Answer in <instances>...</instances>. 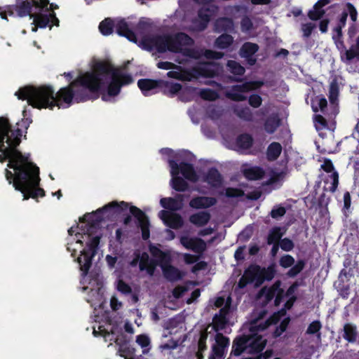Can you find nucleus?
<instances>
[{"label": "nucleus", "mask_w": 359, "mask_h": 359, "mask_svg": "<svg viewBox=\"0 0 359 359\" xmlns=\"http://www.w3.org/2000/svg\"><path fill=\"white\" fill-rule=\"evenodd\" d=\"M32 120L23 118L13 126L6 116H0V163L8 161L4 170L9 184L15 190L39 183V167L32 161L29 153L22 154L18 149L22 137L27 138V130Z\"/></svg>", "instance_id": "1"}, {"label": "nucleus", "mask_w": 359, "mask_h": 359, "mask_svg": "<svg viewBox=\"0 0 359 359\" xmlns=\"http://www.w3.org/2000/svg\"><path fill=\"white\" fill-rule=\"evenodd\" d=\"M98 87L93 73L86 72L72 80L67 86L61 88L56 93L51 86H26L19 88L15 95L19 100H27L34 108H68L74 102L92 100V93L97 91Z\"/></svg>", "instance_id": "2"}, {"label": "nucleus", "mask_w": 359, "mask_h": 359, "mask_svg": "<svg viewBox=\"0 0 359 359\" xmlns=\"http://www.w3.org/2000/svg\"><path fill=\"white\" fill-rule=\"evenodd\" d=\"M141 43L142 48L148 51L156 50L160 53L170 51L181 53L193 59H198L200 57L198 51L196 49L183 48L184 46H191L194 43L193 39L184 32L145 36L142 38Z\"/></svg>", "instance_id": "3"}, {"label": "nucleus", "mask_w": 359, "mask_h": 359, "mask_svg": "<svg viewBox=\"0 0 359 359\" xmlns=\"http://www.w3.org/2000/svg\"><path fill=\"white\" fill-rule=\"evenodd\" d=\"M87 73H93L99 86L97 90L92 93V100L99 97L100 92L105 87L104 79L109 75L111 81L107 86V94L111 97L118 95L123 86L129 85L133 82L131 75L122 73L110 62L105 61L96 62L93 66V71L87 72Z\"/></svg>", "instance_id": "4"}, {"label": "nucleus", "mask_w": 359, "mask_h": 359, "mask_svg": "<svg viewBox=\"0 0 359 359\" xmlns=\"http://www.w3.org/2000/svg\"><path fill=\"white\" fill-rule=\"evenodd\" d=\"M128 208V203L125 201H112L104 205L102 208H98L92 213H88L84 215L85 219L87 220L90 226L87 229L86 232L83 233H76L78 238L77 243L83 244V241L80 239L79 236L81 238H84L86 236L87 238H90L91 236L90 229L95 225L98 224L104 218L109 219L115 215L121 214L123 211L127 210Z\"/></svg>", "instance_id": "5"}, {"label": "nucleus", "mask_w": 359, "mask_h": 359, "mask_svg": "<svg viewBox=\"0 0 359 359\" xmlns=\"http://www.w3.org/2000/svg\"><path fill=\"white\" fill-rule=\"evenodd\" d=\"M49 0H22L16 4L9 5L8 12L15 16L23 18L34 15V13L48 10Z\"/></svg>", "instance_id": "6"}, {"label": "nucleus", "mask_w": 359, "mask_h": 359, "mask_svg": "<svg viewBox=\"0 0 359 359\" xmlns=\"http://www.w3.org/2000/svg\"><path fill=\"white\" fill-rule=\"evenodd\" d=\"M100 241V236H99L90 238L89 241L86 243V248L81 251V256L76 259L83 276L88 273L92 266L93 258L97 253Z\"/></svg>", "instance_id": "7"}, {"label": "nucleus", "mask_w": 359, "mask_h": 359, "mask_svg": "<svg viewBox=\"0 0 359 359\" xmlns=\"http://www.w3.org/2000/svg\"><path fill=\"white\" fill-rule=\"evenodd\" d=\"M262 85V82L246 81L242 84L233 85L230 90L226 93L227 98L234 102L245 101L247 97L243 93L255 90Z\"/></svg>", "instance_id": "8"}, {"label": "nucleus", "mask_w": 359, "mask_h": 359, "mask_svg": "<svg viewBox=\"0 0 359 359\" xmlns=\"http://www.w3.org/2000/svg\"><path fill=\"white\" fill-rule=\"evenodd\" d=\"M31 18H33V24L39 28H46L49 27L50 29L53 26H59L60 20L57 18L55 12H50V9L44 10L43 11H36L34 13L33 15H31Z\"/></svg>", "instance_id": "9"}, {"label": "nucleus", "mask_w": 359, "mask_h": 359, "mask_svg": "<svg viewBox=\"0 0 359 359\" xmlns=\"http://www.w3.org/2000/svg\"><path fill=\"white\" fill-rule=\"evenodd\" d=\"M211 10L209 7H202L198 9L197 17L191 20L190 30L194 32H203L208 26L211 20Z\"/></svg>", "instance_id": "10"}, {"label": "nucleus", "mask_w": 359, "mask_h": 359, "mask_svg": "<svg viewBox=\"0 0 359 359\" xmlns=\"http://www.w3.org/2000/svg\"><path fill=\"white\" fill-rule=\"evenodd\" d=\"M168 164L170 168V175L172 179L170 185L173 189L177 191H185L189 188V184L179 175L178 163L173 159L168 160Z\"/></svg>", "instance_id": "11"}, {"label": "nucleus", "mask_w": 359, "mask_h": 359, "mask_svg": "<svg viewBox=\"0 0 359 359\" xmlns=\"http://www.w3.org/2000/svg\"><path fill=\"white\" fill-rule=\"evenodd\" d=\"M130 212L138 222V226L142 231V239L144 241L148 240L150 237V224L148 217L142 210L134 205L130 207Z\"/></svg>", "instance_id": "12"}, {"label": "nucleus", "mask_w": 359, "mask_h": 359, "mask_svg": "<svg viewBox=\"0 0 359 359\" xmlns=\"http://www.w3.org/2000/svg\"><path fill=\"white\" fill-rule=\"evenodd\" d=\"M321 168L325 172L331 173L325 180V183L326 184L330 183V186H329L328 188L325 187V189H327L332 193L335 192L339 184V173L337 171L334 170V167L332 161L329 158H325L323 163L321 165Z\"/></svg>", "instance_id": "13"}, {"label": "nucleus", "mask_w": 359, "mask_h": 359, "mask_svg": "<svg viewBox=\"0 0 359 359\" xmlns=\"http://www.w3.org/2000/svg\"><path fill=\"white\" fill-rule=\"evenodd\" d=\"M337 49L342 53L344 51L347 61H351L355 57L359 59V36L355 40V44L352 45L348 50H346L343 38L333 39Z\"/></svg>", "instance_id": "14"}, {"label": "nucleus", "mask_w": 359, "mask_h": 359, "mask_svg": "<svg viewBox=\"0 0 359 359\" xmlns=\"http://www.w3.org/2000/svg\"><path fill=\"white\" fill-rule=\"evenodd\" d=\"M161 79H141L137 81V86L144 96H150L159 93Z\"/></svg>", "instance_id": "15"}, {"label": "nucleus", "mask_w": 359, "mask_h": 359, "mask_svg": "<svg viewBox=\"0 0 359 359\" xmlns=\"http://www.w3.org/2000/svg\"><path fill=\"white\" fill-rule=\"evenodd\" d=\"M258 332H250L248 341V353L255 354L262 352L266 345V340L262 335L257 334Z\"/></svg>", "instance_id": "16"}, {"label": "nucleus", "mask_w": 359, "mask_h": 359, "mask_svg": "<svg viewBox=\"0 0 359 359\" xmlns=\"http://www.w3.org/2000/svg\"><path fill=\"white\" fill-rule=\"evenodd\" d=\"M250 337L248 334L237 336L233 341L230 356H240L242 353L248 351V341Z\"/></svg>", "instance_id": "17"}, {"label": "nucleus", "mask_w": 359, "mask_h": 359, "mask_svg": "<svg viewBox=\"0 0 359 359\" xmlns=\"http://www.w3.org/2000/svg\"><path fill=\"white\" fill-rule=\"evenodd\" d=\"M229 337L224 336L222 333L217 332L215 335V344L212 347V351L218 359H223L226 348L229 346Z\"/></svg>", "instance_id": "18"}, {"label": "nucleus", "mask_w": 359, "mask_h": 359, "mask_svg": "<svg viewBox=\"0 0 359 359\" xmlns=\"http://www.w3.org/2000/svg\"><path fill=\"white\" fill-rule=\"evenodd\" d=\"M115 29L119 36L126 37L130 41L137 42V36L126 19L118 20L115 24Z\"/></svg>", "instance_id": "19"}, {"label": "nucleus", "mask_w": 359, "mask_h": 359, "mask_svg": "<svg viewBox=\"0 0 359 359\" xmlns=\"http://www.w3.org/2000/svg\"><path fill=\"white\" fill-rule=\"evenodd\" d=\"M180 241L187 249L196 253H203L206 250L205 242L200 238L182 237Z\"/></svg>", "instance_id": "20"}, {"label": "nucleus", "mask_w": 359, "mask_h": 359, "mask_svg": "<svg viewBox=\"0 0 359 359\" xmlns=\"http://www.w3.org/2000/svg\"><path fill=\"white\" fill-rule=\"evenodd\" d=\"M280 317L274 312L267 320L258 324L257 320H252L249 326V331L262 332L266 330L270 325H276L280 320Z\"/></svg>", "instance_id": "21"}, {"label": "nucleus", "mask_w": 359, "mask_h": 359, "mask_svg": "<svg viewBox=\"0 0 359 359\" xmlns=\"http://www.w3.org/2000/svg\"><path fill=\"white\" fill-rule=\"evenodd\" d=\"M182 86L179 83H173L161 79L159 92L163 95L173 97L182 90Z\"/></svg>", "instance_id": "22"}, {"label": "nucleus", "mask_w": 359, "mask_h": 359, "mask_svg": "<svg viewBox=\"0 0 359 359\" xmlns=\"http://www.w3.org/2000/svg\"><path fill=\"white\" fill-rule=\"evenodd\" d=\"M214 31L217 33H232L234 31V23L231 18L222 17L214 22Z\"/></svg>", "instance_id": "23"}, {"label": "nucleus", "mask_w": 359, "mask_h": 359, "mask_svg": "<svg viewBox=\"0 0 359 359\" xmlns=\"http://www.w3.org/2000/svg\"><path fill=\"white\" fill-rule=\"evenodd\" d=\"M217 203V199L214 197L196 196L189 202V206L194 209H205L210 208Z\"/></svg>", "instance_id": "24"}, {"label": "nucleus", "mask_w": 359, "mask_h": 359, "mask_svg": "<svg viewBox=\"0 0 359 359\" xmlns=\"http://www.w3.org/2000/svg\"><path fill=\"white\" fill-rule=\"evenodd\" d=\"M158 266H159L158 263L151 259L147 252H142V259L139 264L140 271H145L149 276H153Z\"/></svg>", "instance_id": "25"}, {"label": "nucleus", "mask_w": 359, "mask_h": 359, "mask_svg": "<svg viewBox=\"0 0 359 359\" xmlns=\"http://www.w3.org/2000/svg\"><path fill=\"white\" fill-rule=\"evenodd\" d=\"M204 181L206 182L212 187H219L223 182V177L219 170L212 167L208 169L204 177Z\"/></svg>", "instance_id": "26"}, {"label": "nucleus", "mask_w": 359, "mask_h": 359, "mask_svg": "<svg viewBox=\"0 0 359 359\" xmlns=\"http://www.w3.org/2000/svg\"><path fill=\"white\" fill-rule=\"evenodd\" d=\"M38 176H39V175ZM39 180L38 181L39 183L37 185L25 187V190H22V191L18 190L22 194L23 200H28L29 198H32L33 199H36V202H39V200H37L38 197L45 196L46 192L44 189L39 187V183L41 180L40 177H39Z\"/></svg>", "instance_id": "27"}, {"label": "nucleus", "mask_w": 359, "mask_h": 359, "mask_svg": "<svg viewBox=\"0 0 359 359\" xmlns=\"http://www.w3.org/2000/svg\"><path fill=\"white\" fill-rule=\"evenodd\" d=\"M183 195L177 194L176 198H163L160 201L161 205L165 209L176 211L182 208Z\"/></svg>", "instance_id": "28"}, {"label": "nucleus", "mask_w": 359, "mask_h": 359, "mask_svg": "<svg viewBox=\"0 0 359 359\" xmlns=\"http://www.w3.org/2000/svg\"><path fill=\"white\" fill-rule=\"evenodd\" d=\"M330 3V0H318L314 5L313 9L308 12V17L310 20L316 21L320 20L325 14L323 7Z\"/></svg>", "instance_id": "29"}, {"label": "nucleus", "mask_w": 359, "mask_h": 359, "mask_svg": "<svg viewBox=\"0 0 359 359\" xmlns=\"http://www.w3.org/2000/svg\"><path fill=\"white\" fill-rule=\"evenodd\" d=\"M163 276L169 281L174 282L182 278L181 271L175 266L168 263L164 266H161Z\"/></svg>", "instance_id": "30"}, {"label": "nucleus", "mask_w": 359, "mask_h": 359, "mask_svg": "<svg viewBox=\"0 0 359 359\" xmlns=\"http://www.w3.org/2000/svg\"><path fill=\"white\" fill-rule=\"evenodd\" d=\"M281 125V119L278 114H272L269 115L265 120L264 128L265 131L269 134H273L277 128Z\"/></svg>", "instance_id": "31"}, {"label": "nucleus", "mask_w": 359, "mask_h": 359, "mask_svg": "<svg viewBox=\"0 0 359 359\" xmlns=\"http://www.w3.org/2000/svg\"><path fill=\"white\" fill-rule=\"evenodd\" d=\"M211 215L207 211H201L190 215L189 222L196 226L201 227L206 225L210 220Z\"/></svg>", "instance_id": "32"}, {"label": "nucleus", "mask_w": 359, "mask_h": 359, "mask_svg": "<svg viewBox=\"0 0 359 359\" xmlns=\"http://www.w3.org/2000/svg\"><path fill=\"white\" fill-rule=\"evenodd\" d=\"M311 108L314 112L321 111L324 115H327V101L323 95L315 96L311 100Z\"/></svg>", "instance_id": "33"}, {"label": "nucleus", "mask_w": 359, "mask_h": 359, "mask_svg": "<svg viewBox=\"0 0 359 359\" xmlns=\"http://www.w3.org/2000/svg\"><path fill=\"white\" fill-rule=\"evenodd\" d=\"M178 166L179 173L181 172L185 179L192 182L197 180V175L192 164L181 162Z\"/></svg>", "instance_id": "34"}, {"label": "nucleus", "mask_w": 359, "mask_h": 359, "mask_svg": "<svg viewBox=\"0 0 359 359\" xmlns=\"http://www.w3.org/2000/svg\"><path fill=\"white\" fill-rule=\"evenodd\" d=\"M243 172L244 177L248 180H262L265 175L264 169L259 166H254L244 169Z\"/></svg>", "instance_id": "35"}, {"label": "nucleus", "mask_w": 359, "mask_h": 359, "mask_svg": "<svg viewBox=\"0 0 359 359\" xmlns=\"http://www.w3.org/2000/svg\"><path fill=\"white\" fill-rule=\"evenodd\" d=\"M282 285L280 280H276L271 286L267 287H264L259 293L264 295L266 302L269 303L274 297L278 290L279 287Z\"/></svg>", "instance_id": "36"}, {"label": "nucleus", "mask_w": 359, "mask_h": 359, "mask_svg": "<svg viewBox=\"0 0 359 359\" xmlns=\"http://www.w3.org/2000/svg\"><path fill=\"white\" fill-rule=\"evenodd\" d=\"M276 273L275 264H270L267 268L261 267L260 276L258 280V286L264 283L265 280H271Z\"/></svg>", "instance_id": "37"}, {"label": "nucleus", "mask_w": 359, "mask_h": 359, "mask_svg": "<svg viewBox=\"0 0 359 359\" xmlns=\"http://www.w3.org/2000/svg\"><path fill=\"white\" fill-rule=\"evenodd\" d=\"M259 48L258 44L255 43L245 42L240 48L239 55L241 57L248 58L254 55Z\"/></svg>", "instance_id": "38"}, {"label": "nucleus", "mask_w": 359, "mask_h": 359, "mask_svg": "<svg viewBox=\"0 0 359 359\" xmlns=\"http://www.w3.org/2000/svg\"><path fill=\"white\" fill-rule=\"evenodd\" d=\"M282 152V146L279 142H273L267 148L266 158L269 161H273L278 159Z\"/></svg>", "instance_id": "39"}, {"label": "nucleus", "mask_w": 359, "mask_h": 359, "mask_svg": "<svg viewBox=\"0 0 359 359\" xmlns=\"http://www.w3.org/2000/svg\"><path fill=\"white\" fill-rule=\"evenodd\" d=\"M357 327L351 323H346L344 325L343 338L349 343H355L357 339Z\"/></svg>", "instance_id": "40"}, {"label": "nucleus", "mask_w": 359, "mask_h": 359, "mask_svg": "<svg viewBox=\"0 0 359 359\" xmlns=\"http://www.w3.org/2000/svg\"><path fill=\"white\" fill-rule=\"evenodd\" d=\"M253 142V137L248 133L241 134L236 140V146L241 149H248L251 148Z\"/></svg>", "instance_id": "41"}, {"label": "nucleus", "mask_w": 359, "mask_h": 359, "mask_svg": "<svg viewBox=\"0 0 359 359\" xmlns=\"http://www.w3.org/2000/svg\"><path fill=\"white\" fill-rule=\"evenodd\" d=\"M181 69L171 70L167 73V76L182 81H189L193 77V74L189 70L181 71Z\"/></svg>", "instance_id": "42"}, {"label": "nucleus", "mask_w": 359, "mask_h": 359, "mask_svg": "<svg viewBox=\"0 0 359 359\" xmlns=\"http://www.w3.org/2000/svg\"><path fill=\"white\" fill-rule=\"evenodd\" d=\"M261 266L257 264H250L244 271V274L252 282H255L258 286L259 277L260 276Z\"/></svg>", "instance_id": "43"}, {"label": "nucleus", "mask_w": 359, "mask_h": 359, "mask_svg": "<svg viewBox=\"0 0 359 359\" xmlns=\"http://www.w3.org/2000/svg\"><path fill=\"white\" fill-rule=\"evenodd\" d=\"M167 219L165 225L172 229H178L184 225V220L178 213L171 212Z\"/></svg>", "instance_id": "44"}, {"label": "nucleus", "mask_w": 359, "mask_h": 359, "mask_svg": "<svg viewBox=\"0 0 359 359\" xmlns=\"http://www.w3.org/2000/svg\"><path fill=\"white\" fill-rule=\"evenodd\" d=\"M233 42V38L231 35L223 33L215 40V46L220 49L229 48Z\"/></svg>", "instance_id": "45"}, {"label": "nucleus", "mask_w": 359, "mask_h": 359, "mask_svg": "<svg viewBox=\"0 0 359 359\" xmlns=\"http://www.w3.org/2000/svg\"><path fill=\"white\" fill-rule=\"evenodd\" d=\"M115 28V24L111 18H105L99 25V30L104 36L111 34Z\"/></svg>", "instance_id": "46"}, {"label": "nucleus", "mask_w": 359, "mask_h": 359, "mask_svg": "<svg viewBox=\"0 0 359 359\" xmlns=\"http://www.w3.org/2000/svg\"><path fill=\"white\" fill-rule=\"evenodd\" d=\"M234 114L241 119L251 122L253 121V113L248 107H242L234 109Z\"/></svg>", "instance_id": "47"}, {"label": "nucleus", "mask_w": 359, "mask_h": 359, "mask_svg": "<svg viewBox=\"0 0 359 359\" xmlns=\"http://www.w3.org/2000/svg\"><path fill=\"white\" fill-rule=\"evenodd\" d=\"M339 95V86L336 81H332L329 87V100L333 111L336 110V102Z\"/></svg>", "instance_id": "48"}, {"label": "nucleus", "mask_w": 359, "mask_h": 359, "mask_svg": "<svg viewBox=\"0 0 359 359\" xmlns=\"http://www.w3.org/2000/svg\"><path fill=\"white\" fill-rule=\"evenodd\" d=\"M283 233L281 232L280 227H273L267 236V244L272 245L274 243H279L281 240Z\"/></svg>", "instance_id": "49"}, {"label": "nucleus", "mask_w": 359, "mask_h": 359, "mask_svg": "<svg viewBox=\"0 0 359 359\" xmlns=\"http://www.w3.org/2000/svg\"><path fill=\"white\" fill-rule=\"evenodd\" d=\"M227 67L231 74L235 76H243L245 72V68L238 62L235 60H229L227 62Z\"/></svg>", "instance_id": "50"}, {"label": "nucleus", "mask_w": 359, "mask_h": 359, "mask_svg": "<svg viewBox=\"0 0 359 359\" xmlns=\"http://www.w3.org/2000/svg\"><path fill=\"white\" fill-rule=\"evenodd\" d=\"M228 321L227 318H224L215 314L212 318V327L214 330L217 332L223 330L228 324Z\"/></svg>", "instance_id": "51"}, {"label": "nucleus", "mask_w": 359, "mask_h": 359, "mask_svg": "<svg viewBox=\"0 0 359 359\" xmlns=\"http://www.w3.org/2000/svg\"><path fill=\"white\" fill-rule=\"evenodd\" d=\"M306 262L303 259H299L296 264L292 265L290 269L287 272L288 277L294 278L297 276L305 267Z\"/></svg>", "instance_id": "52"}, {"label": "nucleus", "mask_w": 359, "mask_h": 359, "mask_svg": "<svg viewBox=\"0 0 359 359\" xmlns=\"http://www.w3.org/2000/svg\"><path fill=\"white\" fill-rule=\"evenodd\" d=\"M200 96L203 100L208 101H215L219 97L217 92L210 88L202 89Z\"/></svg>", "instance_id": "53"}, {"label": "nucleus", "mask_w": 359, "mask_h": 359, "mask_svg": "<svg viewBox=\"0 0 359 359\" xmlns=\"http://www.w3.org/2000/svg\"><path fill=\"white\" fill-rule=\"evenodd\" d=\"M290 318L286 317L280 323V325L276 327L274 330L273 335L275 338L279 337L282 335L283 332H285L290 324Z\"/></svg>", "instance_id": "54"}, {"label": "nucleus", "mask_w": 359, "mask_h": 359, "mask_svg": "<svg viewBox=\"0 0 359 359\" xmlns=\"http://www.w3.org/2000/svg\"><path fill=\"white\" fill-rule=\"evenodd\" d=\"M208 337V332L207 330H201L200 332V336L198 341V351L200 352H204L207 350L206 341Z\"/></svg>", "instance_id": "55"}, {"label": "nucleus", "mask_w": 359, "mask_h": 359, "mask_svg": "<svg viewBox=\"0 0 359 359\" xmlns=\"http://www.w3.org/2000/svg\"><path fill=\"white\" fill-rule=\"evenodd\" d=\"M118 351L121 357L127 359L134 355L135 348L130 346V343H128L124 346L118 348Z\"/></svg>", "instance_id": "56"}, {"label": "nucleus", "mask_w": 359, "mask_h": 359, "mask_svg": "<svg viewBox=\"0 0 359 359\" xmlns=\"http://www.w3.org/2000/svg\"><path fill=\"white\" fill-rule=\"evenodd\" d=\"M295 262L294 257L290 255H283L279 260V264L281 267L287 269L291 267Z\"/></svg>", "instance_id": "57"}, {"label": "nucleus", "mask_w": 359, "mask_h": 359, "mask_svg": "<svg viewBox=\"0 0 359 359\" xmlns=\"http://www.w3.org/2000/svg\"><path fill=\"white\" fill-rule=\"evenodd\" d=\"M225 195L228 198H239L244 196V191L238 188L228 187L225 190Z\"/></svg>", "instance_id": "58"}, {"label": "nucleus", "mask_w": 359, "mask_h": 359, "mask_svg": "<svg viewBox=\"0 0 359 359\" xmlns=\"http://www.w3.org/2000/svg\"><path fill=\"white\" fill-rule=\"evenodd\" d=\"M313 119L316 130H318L327 127V121L323 115L316 114Z\"/></svg>", "instance_id": "59"}, {"label": "nucleus", "mask_w": 359, "mask_h": 359, "mask_svg": "<svg viewBox=\"0 0 359 359\" xmlns=\"http://www.w3.org/2000/svg\"><path fill=\"white\" fill-rule=\"evenodd\" d=\"M286 213V209L285 207L281 205H276L273 208L270 212V215L273 219H278L284 216Z\"/></svg>", "instance_id": "60"}, {"label": "nucleus", "mask_w": 359, "mask_h": 359, "mask_svg": "<svg viewBox=\"0 0 359 359\" xmlns=\"http://www.w3.org/2000/svg\"><path fill=\"white\" fill-rule=\"evenodd\" d=\"M279 243V246L280 248L286 252L292 250L294 247L293 241L288 238H284L281 239Z\"/></svg>", "instance_id": "61"}, {"label": "nucleus", "mask_w": 359, "mask_h": 359, "mask_svg": "<svg viewBox=\"0 0 359 359\" xmlns=\"http://www.w3.org/2000/svg\"><path fill=\"white\" fill-rule=\"evenodd\" d=\"M154 260H156L157 263H158L159 266L161 268V266H164L165 264L171 262V255L170 252H165L164 257L163 255H157L154 258H153Z\"/></svg>", "instance_id": "62"}, {"label": "nucleus", "mask_w": 359, "mask_h": 359, "mask_svg": "<svg viewBox=\"0 0 359 359\" xmlns=\"http://www.w3.org/2000/svg\"><path fill=\"white\" fill-rule=\"evenodd\" d=\"M248 103L253 108H258L262 105V98L258 94H252L248 98Z\"/></svg>", "instance_id": "63"}, {"label": "nucleus", "mask_w": 359, "mask_h": 359, "mask_svg": "<svg viewBox=\"0 0 359 359\" xmlns=\"http://www.w3.org/2000/svg\"><path fill=\"white\" fill-rule=\"evenodd\" d=\"M322 325L319 320H314L309 324L307 327L306 333L309 334H315L320 331Z\"/></svg>", "instance_id": "64"}]
</instances>
